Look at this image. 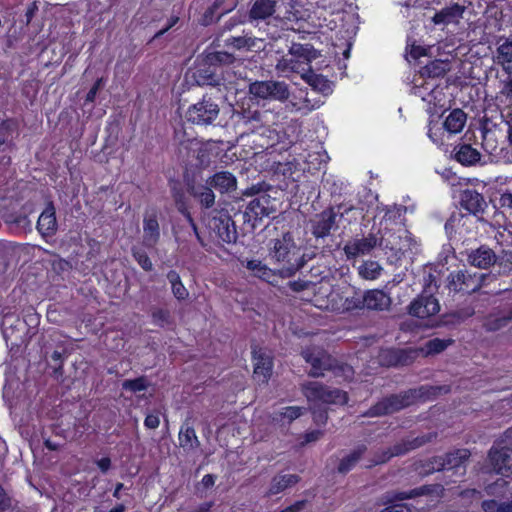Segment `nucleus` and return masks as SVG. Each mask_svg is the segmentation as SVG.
I'll use <instances>...</instances> for the list:
<instances>
[{"instance_id": "bb28decb", "label": "nucleus", "mask_w": 512, "mask_h": 512, "mask_svg": "<svg viewBox=\"0 0 512 512\" xmlns=\"http://www.w3.org/2000/svg\"><path fill=\"white\" fill-rule=\"evenodd\" d=\"M461 206L473 215L483 213L487 203L482 194L473 189H466L461 194Z\"/></svg>"}, {"instance_id": "dca6fc26", "label": "nucleus", "mask_w": 512, "mask_h": 512, "mask_svg": "<svg viewBox=\"0 0 512 512\" xmlns=\"http://www.w3.org/2000/svg\"><path fill=\"white\" fill-rule=\"evenodd\" d=\"M274 211L270 196L260 195L249 202L243 212V220L244 222H251L252 226H255L257 221L262 220L263 217H268Z\"/></svg>"}, {"instance_id": "603ef678", "label": "nucleus", "mask_w": 512, "mask_h": 512, "mask_svg": "<svg viewBox=\"0 0 512 512\" xmlns=\"http://www.w3.org/2000/svg\"><path fill=\"white\" fill-rule=\"evenodd\" d=\"M264 114L259 110H244L240 114V119L244 124H259L263 121Z\"/></svg>"}, {"instance_id": "79ce46f5", "label": "nucleus", "mask_w": 512, "mask_h": 512, "mask_svg": "<svg viewBox=\"0 0 512 512\" xmlns=\"http://www.w3.org/2000/svg\"><path fill=\"white\" fill-rule=\"evenodd\" d=\"M306 409L299 406H287L279 412L274 413L273 420L277 422H287L290 424L304 414Z\"/></svg>"}, {"instance_id": "8fccbe9b", "label": "nucleus", "mask_w": 512, "mask_h": 512, "mask_svg": "<svg viewBox=\"0 0 512 512\" xmlns=\"http://www.w3.org/2000/svg\"><path fill=\"white\" fill-rule=\"evenodd\" d=\"M131 251H132L133 258L135 259V261L140 265V267L143 270H145L147 272H150L153 270L152 261L150 260L149 256L143 249L138 248V247H133Z\"/></svg>"}, {"instance_id": "473e14b6", "label": "nucleus", "mask_w": 512, "mask_h": 512, "mask_svg": "<svg viewBox=\"0 0 512 512\" xmlns=\"http://www.w3.org/2000/svg\"><path fill=\"white\" fill-rule=\"evenodd\" d=\"M195 79L200 86H224L223 78L217 75L214 65L211 64L207 67L197 69Z\"/></svg>"}, {"instance_id": "4468645a", "label": "nucleus", "mask_w": 512, "mask_h": 512, "mask_svg": "<svg viewBox=\"0 0 512 512\" xmlns=\"http://www.w3.org/2000/svg\"><path fill=\"white\" fill-rule=\"evenodd\" d=\"M429 492V488L422 486L412 489L408 492H388L385 495V503L389 504L380 512H411V508L407 504L398 503L406 499L416 498Z\"/></svg>"}, {"instance_id": "f3484780", "label": "nucleus", "mask_w": 512, "mask_h": 512, "mask_svg": "<svg viewBox=\"0 0 512 512\" xmlns=\"http://www.w3.org/2000/svg\"><path fill=\"white\" fill-rule=\"evenodd\" d=\"M210 228L217 234L223 243H235L238 237L234 221L228 214H220L213 217L210 222Z\"/></svg>"}, {"instance_id": "37998d69", "label": "nucleus", "mask_w": 512, "mask_h": 512, "mask_svg": "<svg viewBox=\"0 0 512 512\" xmlns=\"http://www.w3.org/2000/svg\"><path fill=\"white\" fill-rule=\"evenodd\" d=\"M167 279H168L169 283L171 284V289H172L173 295L178 300H185L188 298L189 292L186 289V287L183 285L179 274L175 270H170L167 273Z\"/></svg>"}, {"instance_id": "5701e85b", "label": "nucleus", "mask_w": 512, "mask_h": 512, "mask_svg": "<svg viewBox=\"0 0 512 512\" xmlns=\"http://www.w3.org/2000/svg\"><path fill=\"white\" fill-rule=\"evenodd\" d=\"M466 11V7L459 3H453L450 6L442 8L440 11L435 13L432 18V22L435 25H449L459 24L460 20Z\"/></svg>"}, {"instance_id": "39448f33", "label": "nucleus", "mask_w": 512, "mask_h": 512, "mask_svg": "<svg viewBox=\"0 0 512 512\" xmlns=\"http://www.w3.org/2000/svg\"><path fill=\"white\" fill-rule=\"evenodd\" d=\"M420 396L418 390L410 389L399 394H392L385 397L373 405L367 412L363 414L365 417H380L395 413L414 403Z\"/></svg>"}, {"instance_id": "cd10ccee", "label": "nucleus", "mask_w": 512, "mask_h": 512, "mask_svg": "<svg viewBox=\"0 0 512 512\" xmlns=\"http://www.w3.org/2000/svg\"><path fill=\"white\" fill-rule=\"evenodd\" d=\"M207 185L218 190L220 193H229L237 188V179L229 171L215 173L207 180Z\"/></svg>"}, {"instance_id": "423d86ee", "label": "nucleus", "mask_w": 512, "mask_h": 512, "mask_svg": "<svg viewBox=\"0 0 512 512\" xmlns=\"http://www.w3.org/2000/svg\"><path fill=\"white\" fill-rule=\"evenodd\" d=\"M352 210L351 207L343 208V206L329 207L322 212L316 214L310 220L311 233L316 239L328 237L332 231L339 228V221L345 213Z\"/></svg>"}, {"instance_id": "4c0bfd02", "label": "nucleus", "mask_w": 512, "mask_h": 512, "mask_svg": "<svg viewBox=\"0 0 512 512\" xmlns=\"http://www.w3.org/2000/svg\"><path fill=\"white\" fill-rule=\"evenodd\" d=\"M383 267L374 260H365L358 267V275L365 280H375L382 274Z\"/></svg>"}, {"instance_id": "bf43d9fd", "label": "nucleus", "mask_w": 512, "mask_h": 512, "mask_svg": "<svg viewBox=\"0 0 512 512\" xmlns=\"http://www.w3.org/2000/svg\"><path fill=\"white\" fill-rule=\"evenodd\" d=\"M281 5L285 7V13L283 14V16H281V18L283 19H287V20H292V19H295L297 18L296 16V13H295V2L294 0H281Z\"/></svg>"}, {"instance_id": "9d476101", "label": "nucleus", "mask_w": 512, "mask_h": 512, "mask_svg": "<svg viewBox=\"0 0 512 512\" xmlns=\"http://www.w3.org/2000/svg\"><path fill=\"white\" fill-rule=\"evenodd\" d=\"M219 113V105L211 98L204 96L200 101L188 108L185 117L192 124L208 126L217 120Z\"/></svg>"}, {"instance_id": "e2e57ef3", "label": "nucleus", "mask_w": 512, "mask_h": 512, "mask_svg": "<svg viewBox=\"0 0 512 512\" xmlns=\"http://www.w3.org/2000/svg\"><path fill=\"white\" fill-rule=\"evenodd\" d=\"M11 507V498L7 495L4 488L0 485V512H5Z\"/></svg>"}, {"instance_id": "3c124183", "label": "nucleus", "mask_w": 512, "mask_h": 512, "mask_svg": "<svg viewBox=\"0 0 512 512\" xmlns=\"http://www.w3.org/2000/svg\"><path fill=\"white\" fill-rule=\"evenodd\" d=\"M234 59L235 58L232 54L224 51L211 52L206 56L207 63L211 65L230 64L234 61Z\"/></svg>"}, {"instance_id": "6e6552de", "label": "nucleus", "mask_w": 512, "mask_h": 512, "mask_svg": "<svg viewBox=\"0 0 512 512\" xmlns=\"http://www.w3.org/2000/svg\"><path fill=\"white\" fill-rule=\"evenodd\" d=\"M471 453L468 449H457L444 456H435L427 462L426 474L442 470H455L459 475H464L466 463Z\"/></svg>"}, {"instance_id": "f704fd0d", "label": "nucleus", "mask_w": 512, "mask_h": 512, "mask_svg": "<svg viewBox=\"0 0 512 512\" xmlns=\"http://www.w3.org/2000/svg\"><path fill=\"white\" fill-rule=\"evenodd\" d=\"M467 115L462 109H454L445 118L443 127L450 134L461 132L466 124Z\"/></svg>"}, {"instance_id": "412c9836", "label": "nucleus", "mask_w": 512, "mask_h": 512, "mask_svg": "<svg viewBox=\"0 0 512 512\" xmlns=\"http://www.w3.org/2000/svg\"><path fill=\"white\" fill-rule=\"evenodd\" d=\"M390 305L391 298L388 294L379 289H372L362 295V299H359V303L356 304V307L383 311L387 310Z\"/></svg>"}, {"instance_id": "c03bdc74", "label": "nucleus", "mask_w": 512, "mask_h": 512, "mask_svg": "<svg viewBox=\"0 0 512 512\" xmlns=\"http://www.w3.org/2000/svg\"><path fill=\"white\" fill-rule=\"evenodd\" d=\"M300 93L301 94L304 93V95L299 97V100H297V97H294V100L291 101V105L297 111H303L304 113H309L312 110L319 108L322 105V102L320 100L311 101L308 97L307 92L301 91Z\"/></svg>"}, {"instance_id": "c85d7f7f", "label": "nucleus", "mask_w": 512, "mask_h": 512, "mask_svg": "<svg viewBox=\"0 0 512 512\" xmlns=\"http://www.w3.org/2000/svg\"><path fill=\"white\" fill-rule=\"evenodd\" d=\"M454 158L463 166H473L480 162L481 153L470 144H458L453 149Z\"/></svg>"}, {"instance_id": "6e6d98bb", "label": "nucleus", "mask_w": 512, "mask_h": 512, "mask_svg": "<svg viewBox=\"0 0 512 512\" xmlns=\"http://www.w3.org/2000/svg\"><path fill=\"white\" fill-rule=\"evenodd\" d=\"M224 45L228 47H233L237 50H245L246 46V35L244 36H231L224 39Z\"/></svg>"}, {"instance_id": "6ab92c4d", "label": "nucleus", "mask_w": 512, "mask_h": 512, "mask_svg": "<svg viewBox=\"0 0 512 512\" xmlns=\"http://www.w3.org/2000/svg\"><path fill=\"white\" fill-rule=\"evenodd\" d=\"M409 314L418 318H427L440 311L437 298L432 295H420L409 305Z\"/></svg>"}, {"instance_id": "774afa93", "label": "nucleus", "mask_w": 512, "mask_h": 512, "mask_svg": "<svg viewBox=\"0 0 512 512\" xmlns=\"http://www.w3.org/2000/svg\"><path fill=\"white\" fill-rule=\"evenodd\" d=\"M500 93L507 98L512 99V77L503 83V87Z\"/></svg>"}, {"instance_id": "9b49d317", "label": "nucleus", "mask_w": 512, "mask_h": 512, "mask_svg": "<svg viewBox=\"0 0 512 512\" xmlns=\"http://www.w3.org/2000/svg\"><path fill=\"white\" fill-rule=\"evenodd\" d=\"M379 247L378 234L370 232L362 237H354L346 242L343 252L347 260H355L358 257L372 255L375 248Z\"/></svg>"}, {"instance_id": "49530a36", "label": "nucleus", "mask_w": 512, "mask_h": 512, "mask_svg": "<svg viewBox=\"0 0 512 512\" xmlns=\"http://www.w3.org/2000/svg\"><path fill=\"white\" fill-rule=\"evenodd\" d=\"M452 343V339L434 338L425 343L424 347L422 348V351L426 355L439 354L443 352Z\"/></svg>"}, {"instance_id": "338daca9", "label": "nucleus", "mask_w": 512, "mask_h": 512, "mask_svg": "<svg viewBox=\"0 0 512 512\" xmlns=\"http://www.w3.org/2000/svg\"><path fill=\"white\" fill-rule=\"evenodd\" d=\"M322 435H323V432L320 430H313V431L307 432L304 435V442H302V445L308 444L311 442H316L317 440H319L322 437Z\"/></svg>"}, {"instance_id": "13d9d810", "label": "nucleus", "mask_w": 512, "mask_h": 512, "mask_svg": "<svg viewBox=\"0 0 512 512\" xmlns=\"http://www.w3.org/2000/svg\"><path fill=\"white\" fill-rule=\"evenodd\" d=\"M499 205L502 209L507 211L510 215L512 214V191H504L499 198Z\"/></svg>"}, {"instance_id": "2eb2a0df", "label": "nucleus", "mask_w": 512, "mask_h": 512, "mask_svg": "<svg viewBox=\"0 0 512 512\" xmlns=\"http://www.w3.org/2000/svg\"><path fill=\"white\" fill-rule=\"evenodd\" d=\"M436 437L433 433H428L422 436H418L413 438L412 440H404L401 443H398L393 446L392 449H388L384 451L381 456H379L374 464H381L387 462L393 456H399L409 452L410 450H414L423 446L424 444L431 442Z\"/></svg>"}, {"instance_id": "7c9ffc66", "label": "nucleus", "mask_w": 512, "mask_h": 512, "mask_svg": "<svg viewBox=\"0 0 512 512\" xmlns=\"http://www.w3.org/2000/svg\"><path fill=\"white\" fill-rule=\"evenodd\" d=\"M277 11L276 0H254L249 10L250 20H266Z\"/></svg>"}, {"instance_id": "a18cd8bd", "label": "nucleus", "mask_w": 512, "mask_h": 512, "mask_svg": "<svg viewBox=\"0 0 512 512\" xmlns=\"http://www.w3.org/2000/svg\"><path fill=\"white\" fill-rule=\"evenodd\" d=\"M246 268L252 271L254 276L267 282H270V278L274 276L272 270L260 260H249L246 264Z\"/></svg>"}, {"instance_id": "c9c22d12", "label": "nucleus", "mask_w": 512, "mask_h": 512, "mask_svg": "<svg viewBox=\"0 0 512 512\" xmlns=\"http://www.w3.org/2000/svg\"><path fill=\"white\" fill-rule=\"evenodd\" d=\"M301 78L317 92L324 95L331 92L330 82L324 76L314 73L312 68L303 72Z\"/></svg>"}, {"instance_id": "5fc2aeb1", "label": "nucleus", "mask_w": 512, "mask_h": 512, "mask_svg": "<svg viewBox=\"0 0 512 512\" xmlns=\"http://www.w3.org/2000/svg\"><path fill=\"white\" fill-rule=\"evenodd\" d=\"M264 49V40L257 37L246 35V51L259 52Z\"/></svg>"}, {"instance_id": "7ed1b4c3", "label": "nucleus", "mask_w": 512, "mask_h": 512, "mask_svg": "<svg viewBox=\"0 0 512 512\" xmlns=\"http://www.w3.org/2000/svg\"><path fill=\"white\" fill-rule=\"evenodd\" d=\"M302 356L311 365L309 375L312 377L324 376L325 371H332L335 376L350 378L353 368L348 364L339 363L320 347H309L302 351Z\"/></svg>"}, {"instance_id": "20e7f679", "label": "nucleus", "mask_w": 512, "mask_h": 512, "mask_svg": "<svg viewBox=\"0 0 512 512\" xmlns=\"http://www.w3.org/2000/svg\"><path fill=\"white\" fill-rule=\"evenodd\" d=\"M495 279L488 273H472L466 269L452 271L446 279V288L453 293L471 294L480 290L488 280Z\"/></svg>"}, {"instance_id": "ddd939ff", "label": "nucleus", "mask_w": 512, "mask_h": 512, "mask_svg": "<svg viewBox=\"0 0 512 512\" xmlns=\"http://www.w3.org/2000/svg\"><path fill=\"white\" fill-rule=\"evenodd\" d=\"M487 467L496 474L507 475L512 469L511 447L493 445L488 452Z\"/></svg>"}, {"instance_id": "09e8293b", "label": "nucleus", "mask_w": 512, "mask_h": 512, "mask_svg": "<svg viewBox=\"0 0 512 512\" xmlns=\"http://www.w3.org/2000/svg\"><path fill=\"white\" fill-rule=\"evenodd\" d=\"M148 386L149 382L144 376L138 377L136 379H127L122 382V388L133 393L144 391L148 388Z\"/></svg>"}, {"instance_id": "0eeeda50", "label": "nucleus", "mask_w": 512, "mask_h": 512, "mask_svg": "<svg viewBox=\"0 0 512 512\" xmlns=\"http://www.w3.org/2000/svg\"><path fill=\"white\" fill-rule=\"evenodd\" d=\"M248 93L258 100L285 102L290 97L289 85L284 81L265 80L249 84Z\"/></svg>"}, {"instance_id": "aec40b11", "label": "nucleus", "mask_w": 512, "mask_h": 512, "mask_svg": "<svg viewBox=\"0 0 512 512\" xmlns=\"http://www.w3.org/2000/svg\"><path fill=\"white\" fill-rule=\"evenodd\" d=\"M160 240V225L156 210L146 211L143 217V245L154 248Z\"/></svg>"}, {"instance_id": "b1692460", "label": "nucleus", "mask_w": 512, "mask_h": 512, "mask_svg": "<svg viewBox=\"0 0 512 512\" xmlns=\"http://www.w3.org/2000/svg\"><path fill=\"white\" fill-rule=\"evenodd\" d=\"M417 356L415 350L389 349L381 353V361L387 366L411 364Z\"/></svg>"}, {"instance_id": "69168bd1", "label": "nucleus", "mask_w": 512, "mask_h": 512, "mask_svg": "<svg viewBox=\"0 0 512 512\" xmlns=\"http://www.w3.org/2000/svg\"><path fill=\"white\" fill-rule=\"evenodd\" d=\"M501 502L496 500H484L481 504V507L484 512H497L499 505Z\"/></svg>"}, {"instance_id": "4d7b16f0", "label": "nucleus", "mask_w": 512, "mask_h": 512, "mask_svg": "<svg viewBox=\"0 0 512 512\" xmlns=\"http://www.w3.org/2000/svg\"><path fill=\"white\" fill-rule=\"evenodd\" d=\"M499 266L505 272H512V250L503 251L498 259Z\"/></svg>"}, {"instance_id": "a19ab883", "label": "nucleus", "mask_w": 512, "mask_h": 512, "mask_svg": "<svg viewBox=\"0 0 512 512\" xmlns=\"http://www.w3.org/2000/svg\"><path fill=\"white\" fill-rule=\"evenodd\" d=\"M191 194L197 198L205 208H211L215 203V194L210 185H199L191 188Z\"/></svg>"}, {"instance_id": "f257e3e1", "label": "nucleus", "mask_w": 512, "mask_h": 512, "mask_svg": "<svg viewBox=\"0 0 512 512\" xmlns=\"http://www.w3.org/2000/svg\"><path fill=\"white\" fill-rule=\"evenodd\" d=\"M269 256L283 265L280 270L282 277H291L306 263L304 255L296 245L290 232L283 233L281 237L271 241Z\"/></svg>"}, {"instance_id": "1a4fd4ad", "label": "nucleus", "mask_w": 512, "mask_h": 512, "mask_svg": "<svg viewBox=\"0 0 512 512\" xmlns=\"http://www.w3.org/2000/svg\"><path fill=\"white\" fill-rule=\"evenodd\" d=\"M301 391L309 402L343 405L348 401L345 392L336 388H329L317 381L303 383Z\"/></svg>"}, {"instance_id": "2f4dec72", "label": "nucleus", "mask_w": 512, "mask_h": 512, "mask_svg": "<svg viewBox=\"0 0 512 512\" xmlns=\"http://www.w3.org/2000/svg\"><path fill=\"white\" fill-rule=\"evenodd\" d=\"M300 478L296 474H277L270 482L269 489L266 492V496L270 497L277 495L287 488H290L299 482Z\"/></svg>"}, {"instance_id": "f8f14e48", "label": "nucleus", "mask_w": 512, "mask_h": 512, "mask_svg": "<svg viewBox=\"0 0 512 512\" xmlns=\"http://www.w3.org/2000/svg\"><path fill=\"white\" fill-rule=\"evenodd\" d=\"M379 247L384 251H391L394 255L410 248V237L406 230L385 229L378 233Z\"/></svg>"}, {"instance_id": "c756f323", "label": "nucleus", "mask_w": 512, "mask_h": 512, "mask_svg": "<svg viewBox=\"0 0 512 512\" xmlns=\"http://www.w3.org/2000/svg\"><path fill=\"white\" fill-rule=\"evenodd\" d=\"M37 230L42 236H52L55 234L57 230V221L55 208L52 203H49L39 216Z\"/></svg>"}, {"instance_id": "052dcab7", "label": "nucleus", "mask_w": 512, "mask_h": 512, "mask_svg": "<svg viewBox=\"0 0 512 512\" xmlns=\"http://www.w3.org/2000/svg\"><path fill=\"white\" fill-rule=\"evenodd\" d=\"M104 86V79L99 78L96 80L92 88L86 95V102H93L96 98L98 91Z\"/></svg>"}, {"instance_id": "f03ea898", "label": "nucleus", "mask_w": 512, "mask_h": 512, "mask_svg": "<svg viewBox=\"0 0 512 512\" xmlns=\"http://www.w3.org/2000/svg\"><path fill=\"white\" fill-rule=\"evenodd\" d=\"M320 57V53L312 44L293 42L287 54L282 55L275 64V70L280 76L288 77L290 74H300L311 68V62Z\"/></svg>"}, {"instance_id": "58836bf2", "label": "nucleus", "mask_w": 512, "mask_h": 512, "mask_svg": "<svg viewBox=\"0 0 512 512\" xmlns=\"http://www.w3.org/2000/svg\"><path fill=\"white\" fill-rule=\"evenodd\" d=\"M365 451L366 447L361 445L354 449L347 456L343 457L339 463L338 472L341 474H346L351 471L359 462Z\"/></svg>"}, {"instance_id": "72a5a7b5", "label": "nucleus", "mask_w": 512, "mask_h": 512, "mask_svg": "<svg viewBox=\"0 0 512 512\" xmlns=\"http://www.w3.org/2000/svg\"><path fill=\"white\" fill-rule=\"evenodd\" d=\"M482 148L491 156L496 158L498 161H503V153L506 151L505 147H498L497 138L495 132L484 128L482 130Z\"/></svg>"}, {"instance_id": "393cba45", "label": "nucleus", "mask_w": 512, "mask_h": 512, "mask_svg": "<svg viewBox=\"0 0 512 512\" xmlns=\"http://www.w3.org/2000/svg\"><path fill=\"white\" fill-rule=\"evenodd\" d=\"M493 60L507 74H512V35L499 40Z\"/></svg>"}, {"instance_id": "0e129e2a", "label": "nucleus", "mask_w": 512, "mask_h": 512, "mask_svg": "<svg viewBox=\"0 0 512 512\" xmlns=\"http://www.w3.org/2000/svg\"><path fill=\"white\" fill-rule=\"evenodd\" d=\"M144 425L148 429H156L160 425L159 416L156 414H148L144 420Z\"/></svg>"}, {"instance_id": "864d4df0", "label": "nucleus", "mask_w": 512, "mask_h": 512, "mask_svg": "<svg viewBox=\"0 0 512 512\" xmlns=\"http://www.w3.org/2000/svg\"><path fill=\"white\" fill-rule=\"evenodd\" d=\"M475 313L474 308L466 307L460 310L453 312L450 316L453 318L451 321L454 324H459L464 322L466 319L472 317Z\"/></svg>"}, {"instance_id": "4be33fe9", "label": "nucleus", "mask_w": 512, "mask_h": 512, "mask_svg": "<svg viewBox=\"0 0 512 512\" xmlns=\"http://www.w3.org/2000/svg\"><path fill=\"white\" fill-rule=\"evenodd\" d=\"M499 257L490 247L482 245L471 250L467 255V262L479 269H488L498 262Z\"/></svg>"}, {"instance_id": "e433bc0d", "label": "nucleus", "mask_w": 512, "mask_h": 512, "mask_svg": "<svg viewBox=\"0 0 512 512\" xmlns=\"http://www.w3.org/2000/svg\"><path fill=\"white\" fill-rule=\"evenodd\" d=\"M179 444L184 450L191 451L200 446V441L193 427L188 424L182 425L179 432Z\"/></svg>"}, {"instance_id": "680f3d73", "label": "nucleus", "mask_w": 512, "mask_h": 512, "mask_svg": "<svg viewBox=\"0 0 512 512\" xmlns=\"http://www.w3.org/2000/svg\"><path fill=\"white\" fill-rule=\"evenodd\" d=\"M152 317L155 323L163 325L165 323H168L169 312L163 309H158L152 313Z\"/></svg>"}, {"instance_id": "a211bd4d", "label": "nucleus", "mask_w": 512, "mask_h": 512, "mask_svg": "<svg viewBox=\"0 0 512 512\" xmlns=\"http://www.w3.org/2000/svg\"><path fill=\"white\" fill-rule=\"evenodd\" d=\"M254 361V378L261 383H267L272 375L273 359L270 353L262 348L252 350Z\"/></svg>"}, {"instance_id": "de8ad7c7", "label": "nucleus", "mask_w": 512, "mask_h": 512, "mask_svg": "<svg viewBox=\"0 0 512 512\" xmlns=\"http://www.w3.org/2000/svg\"><path fill=\"white\" fill-rule=\"evenodd\" d=\"M509 318L505 316L496 317L493 315L488 316L483 322V328L487 332H496L507 326Z\"/></svg>"}, {"instance_id": "ea45409f", "label": "nucleus", "mask_w": 512, "mask_h": 512, "mask_svg": "<svg viewBox=\"0 0 512 512\" xmlns=\"http://www.w3.org/2000/svg\"><path fill=\"white\" fill-rule=\"evenodd\" d=\"M450 70L449 63L443 60H433L422 68L421 74L430 78L443 77Z\"/></svg>"}, {"instance_id": "a878e982", "label": "nucleus", "mask_w": 512, "mask_h": 512, "mask_svg": "<svg viewBox=\"0 0 512 512\" xmlns=\"http://www.w3.org/2000/svg\"><path fill=\"white\" fill-rule=\"evenodd\" d=\"M177 205H178L179 212H181L185 216V218L187 219L188 224H189V228L186 231H183V233L181 231H174L175 239H176V242L179 244L180 249L184 250L187 248L186 242L188 241V237H191L193 235L203 245V241L198 233L197 226H196L190 212L185 207V204L177 201Z\"/></svg>"}]
</instances>
